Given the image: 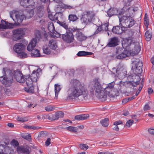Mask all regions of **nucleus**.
Returning a JSON list of instances; mask_svg holds the SVG:
<instances>
[{"mask_svg": "<svg viewBox=\"0 0 154 154\" xmlns=\"http://www.w3.org/2000/svg\"><path fill=\"white\" fill-rule=\"evenodd\" d=\"M51 139L48 138L45 142V145L47 146H48L50 144Z\"/></svg>", "mask_w": 154, "mask_h": 154, "instance_id": "60", "label": "nucleus"}, {"mask_svg": "<svg viewBox=\"0 0 154 154\" xmlns=\"http://www.w3.org/2000/svg\"><path fill=\"white\" fill-rule=\"evenodd\" d=\"M48 29L51 32H54V27L53 23H51L48 24Z\"/></svg>", "mask_w": 154, "mask_h": 154, "instance_id": "42", "label": "nucleus"}, {"mask_svg": "<svg viewBox=\"0 0 154 154\" xmlns=\"http://www.w3.org/2000/svg\"><path fill=\"white\" fill-rule=\"evenodd\" d=\"M118 38L117 37H115L110 39V41L106 45V47H115L118 45Z\"/></svg>", "mask_w": 154, "mask_h": 154, "instance_id": "16", "label": "nucleus"}, {"mask_svg": "<svg viewBox=\"0 0 154 154\" xmlns=\"http://www.w3.org/2000/svg\"><path fill=\"white\" fill-rule=\"evenodd\" d=\"M122 122L121 121H118L114 122L113 123L114 127L112 129L113 130L116 131H118L119 130V128L118 125L122 124Z\"/></svg>", "mask_w": 154, "mask_h": 154, "instance_id": "31", "label": "nucleus"}, {"mask_svg": "<svg viewBox=\"0 0 154 154\" xmlns=\"http://www.w3.org/2000/svg\"><path fill=\"white\" fill-rule=\"evenodd\" d=\"M32 56L34 57H39L40 56L39 51L36 49H35L31 51Z\"/></svg>", "mask_w": 154, "mask_h": 154, "instance_id": "29", "label": "nucleus"}, {"mask_svg": "<svg viewBox=\"0 0 154 154\" xmlns=\"http://www.w3.org/2000/svg\"><path fill=\"white\" fill-rule=\"evenodd\" d=\"M92 54V52L82 51L79 52L77 54V55L79 56H82L88 55H91Z\"/></svg>", "mask_w": 154, "mask_h": 154, "instance_id": "30", "label": "nucleus"}, {"mask_svg": "<svg viewBox=\"0 0 154 154\" xmlns=\"http://www.w3.org/2000/svg\"><path fill=\"white\" fill-rule=\"evenodd\" d=\"M14 24L12 23H8L4 20H2L1 23L0 24V29H6L13 28Z\"/></svg>", "mask_w": 154, "mask_h": 154, "instance_id": "14", "label": "nucleus"}, {"mask_svg": "<svg viewBox=\"0 0 154 154\" xmlns=\"http://www.w3.org/2000/svg\"><path fill=\"white\" fill-rule=\"evenodd\" d=\"M43 52L46 54H48L51 53V50L47 45L44 46L43 47Z\"/></svg>", "mask_w": 154, "mask_h": 154, "instance_id": "38", "label": "nucleus"}, {"mask_svg": "<svg viewBox=\"0 0 154 154\" xmlns=\"http://www.w3.org/2000/svg\"><path fill=\"white\" fill-rule=\"evenodd\" d=\"M135 64L136 67V71L138 74L141 73L142 72V67L143 66V63L141 61L137 60L134 62Z\"/></svg>", "mask_w": 154, "mask_h": 154, "instance_id": "12", "label": "nucleus"}, {"mask_svg": "<svg viewBox=\"0 0 154 154\" xmlns=\"http://www.w3.org/2000/svg\"><path fill=\"white\" fill-rule=\"evenodd\" d=\"M14 76L17 81L20 83H23L25 79L23 74L19 70H17L14 72Z\"/></svg>", "mask_w": 154, "mask_h": 154, "instance_id": "9", "label": "nucleus"}, {"mask_svg": "<svg viewBox=\"0 0 154 154\" xmlns=\"http://www.w3.org/2000/svg\"><path fill=\"white\" fill-rule=\"evenodd\" d=\"M60 86L58 84L55 85V92H59L60 90Z\"/></svg>", "mask_w": 154, "mask_h": 154, "instance_id": "53", "label": "nucleus"}, {"mask_svg": "<svg viewBox=\"0 0 154 154\" xmlns=\"http://www.w3.org/2000/svg\"><path fill=\"white\" fill-rule=\"evenodd\" d=\"M24 128L29 129L36 130V128H35V126H33L26 125L24 126Z\"/></svg>", "mask_w": 154, "mask_h": 154, "instance_id": "56", "label": "nucleus"}, {"mask_svg": "<svg viewBox=\"0 0 154 154\" xmlns=\"http://www.w3.org/2000/svg\"><path fill=\"white\" fill-rule=\"evenodd\" d=\"M133 122L134 121L133 120L130 119L126 123V125L127 127H129L132 125Z\"/></svg>", "mask_w": 154, "mask_h": 154, "instance_id": "52", "label": "nucleus"}, {"mask_svg": "<svg viewBox=\"0 0 154 154\" xmlns=\"http://www.w3.org/2000/svg\"><path fill=\"white\" fill-rule=\"evenodd\" d=\"M109 119L108 118H105L101 120L100 123L103 127H107L109 125Z\"/></svg>", "mask_w": 154, "mask_h": 154, "instance_id": "28", "label": "nucleus"}, {"mask_svg": "<svg viewBox=\"0 0 154 154\" xmlns=\"http://www.w3.org/2000/svg\"><path fill=\"white\" fill-rule=\"evenodd\" d=\"M144 24L146 28L147 29L148 27V26L149 24V21L148 17L145 14V17L144 18Z\"/></svg>", "mask_w": 154, "mask_h": 154, "instance_id": "45", "label": "nucleus"}, {"mask_svg": "<svg viewBox=\"0 0 154 154\" xmlns=\"http://www.w3.org/2000/svg\"><path fill=\"white\" fill-rule=\"evenodd\" d=\"M150 109V107L148 103L146 104L143 108V109L145 111L149 110Z\"/></svg>", "mask_w": 154, "mask_h": 154, "instance_id": "55", "label": "nucleus"}, {"mask_svg": "<svg viewBox=\"0 0 154 154\" xmlns=\"http://www.w3.org/2000/svg\"><path fill=\"white\" fill-rule=\"evenodd\" d=\"M25 48V46L23 44L21 43L16 44L14 46V48L15 52L19 54L20 51L23 50Z\"/></svg>", "mask_w": 154, "mask_h": 154, "instance_id": "19", "label": "nucleus"}, {"mask_svg": "<svg viewBox=\"0 0 154 154\" xmlns=\"http://www.w3.org/2000/svg\"><path fill=\"white\" fill-rule=\"evenodd\" d=\"M137 116L136 115H132L131 116V118L132 119L134 120L136 122H137L138 119L136 118Z\"/></svg>", "mask_w": 154, "mask_h": 154, "instance_id": "63", "label": "nucleus"}, {"mask_svg": "<svg viewBox=\"0 0 154 154\" xmlns=\"http://www.w3.org/2000/svg\"><path fill=\"white\" fill-rule=\"evenodd\" d=\"M64 113L62 111H58L56 112L54 115L48 116L47 118L49 120H54L58 119L59 118H62L63 117Z\"/></svg>", "mask_w": 154, "mask_h": 154, "instance_id": "10", "label": "nucleus"}, {"mask_svg": "<svg viewBox=\"0 0 154 154\" xmlns=\"http://www.w3.org/2000/svg\"><path fill=\"white\" fill-rule=\"evenodd\" d=\"M18 55L20 57L23 58L27 57H28L26 53L23 52H20L18 54Z\"/></svg>", "mask_w": 154, "mask_h": 154, "instance_id": "48", "label": "nucleus"}, {"mask_svg": "<svg viewBox=\"0 0 154 154\" xmlns=\"http://www.w3.org/2000/svg\"><path fill=\"white\" fill-rule=\"evenodd\" d=\"M34 11L32 10L28 11L26 16V18L29 19L32 17L34 14Z\"/></svg>", "mask_w": 154, "mask_h": 154, "instance_id": "40", "label": "nucleus"}, {"mask_svg": "<svg viewBox=\"0 0 154 154\" xmlns=\"http://www.w3.org/2000/svg\"><path fill=\"white\" fill-rule=\"evenodd\" d=\"M116 10L115 8H110L108 11L107 14L109 17L116 14Z\"/></svg>", "mask_w": 154, "mask_h": 154, "instance_id": "32", "label": "nucleus"}, {"mask_svg": "<svg viewBox=\"0 0 154 154\" xmlns=\"http://www.w3.org/2000/svg\"><path fill=\"white\" fill-rule=\"evenodd\" d=\"M124 28V27H121V29L120 26H114L112 29V32L114 34H120L125 30L123 29Z\"/></svg>", "mask_w": 154, "mask_h": 154, "instance_id": "21", "label": "nucleus"}, {"mask_svg": "<svg viewBox=\"0 0 154 154\" xmlns=\"http://www.w3.org/2000/svg\"><path fill=\"white\" fill-rule=\"evenodd\" d=\"M44 13V12L42 9L41 10L38 9L37 11V15L38 16L40 17H42Z\"/></svg>", "mask_w": 154, "mask_h": 154, "instance_id": "46", "label": "nucleus"}, {"mask_svg": "<svg viewBox=\"0 0 154 154\" xmlns=\"http://www.w3.org/2000/svg\"><path fill=\"white\" fill-rule=\"evenodd\" d=\"M53 33H54V35L56 37H60L61 36V34L58 33L56 31H55V32L54 31V32H53Z\"/></svg>", "mask_w": 154, "mask_h": 154, "instance_id": "58", "label": "nucleus"}, {"mask_svg": "<svg viewBox=\"0 0 154 154\" xmlns=\"http://www.w3.org/2000/svg\"><path fill=\"white\" fill-rule=\"evenodd\" d=\"M131 17L129 16H123L121 17H119L120 25H121L122 27H124L125 24H127L128 21H129Z\"/></svg>", "mask_w": 154, "mask_h": 154, "instance_id": "18", "label": "nucleus"}, {"mask_svg": "<svg viewBox=\"0 0 154 154\" xmlns=\"http://www.w3.org/2000/svg\"><path fill=\"white\" fill-rule=\"evenodd\" d=\"M76 38L77 40L80 42L86 39L87 37L85 36L81 32H77L76 33Z\"/></svg>", "mask_w": 154, "mask_h": 154, "instance_id": "25", "label": "nucleus"}, {"mask_svg": "<svg viewBox=\"0 0 154 154\" xmlns=\"http://www.w3.org/2000/svg\"><path fill=\"white\" fill-rule=\"evenodd\" d=\"M41 71L40 69H38L36 71L34 70L33 71L32 73L30 76H29L33 81L34 82H36L38 78L39 77L40 75V73L39 72Z\"/></svg>", "mask_w": 154, "mask_h": 154, "instance_id": "13", "label": "nucleus"}, {"mask_svg": "<svg viewBox=\"0 0 154 154\" xmlns=\"http://www.w3.org/2000/svg\"><path fill=\"white\" fill-rule=\"evenodd\" d=\"M152 37V33L149 30H148L145 33V37L147 41L150 40Z\"/></svg>", "mask_w": 154, "mask_h": 154, "instance_id": "33", "label": "nucleus"}, {"mask_svg": "<svg viewBox=\"0 0 154 154\" xmlns=\"http://www.w3.org/2000/svg\"><path fill=\"white\" fill-rule=\"evenodd\" d=\"M63 16V14L62 13H56L54 15L52 14H49L48 17L51 20L56 21L57 23V21H60L59 18H61Z\"/></svg>", "mask_w": 154, "mask_h": 154, "instance_id": "15", "label": "nucleus"}, {"mask_svg": "<svg viewBox=\"0 0 154 154\" xmlns=\"http://www.w3.org/2000/svg\"><path fill=\"white\" fill-rule=\"evenodd\" d=\"M35 37L38 40L41 38V34L40 32L38 30H36L35 32Z\"/></svg>", "mask_w": 154, "mask_h": 154, "instance_id": "41", "label": "nucleus"}, {"mask_svg": "<svg viewBox=\"0 0 154 154\" xmlns=\"http://www.w3.org/2000/svg\"><path fill=\"white\" fill-rule=\"evenodd\" d=\"M17 152L19 154H29V150L26 146H18L17 148Z\"/></svg>", "mask_w": 154, "mask_h": 154, "instance_id": "11", "label": "nucleus"}, {"mask_svg": "<svg viewBox=\"0 0 154 154\" xmlns=\"http://www.w3.org/2000/svg\"><path fill=\"white\" fill-rule=\"evenodd\" d=\"M26 82L27 86L33 85V83L34 82L32 79L29 77V76H28L26 77Z\"/></svg>", "mask_w": 154, "mask_h": 154, "instance_id": "34", "label": "nucleus"}, {"mask_svg": "<svg viewBox=\"0 0 154 154\" xmlns=\"http://www.w3.org/2000/svg\"><path fill=\"white\" fill-rule=\"evenodd\" d=\"M10 147L11 146H13L14 147H17L19 145V143L17 140L14 139L11 141L10 143Z\"/></svg>", "mask_w": 154, "mask_h": 154, "instance_id": "43", "label": "nucleus"}, {"mask_svg": "<svg viewBox=\"0 0 154 154\" xmlns=\"http://www.w3.org/2000/svg\"><path fill=\"white\" fill-rule=\"evenodd\" d=\"M57 23L66 29H68V24H66L65 21L61 22L60 21H57Z\"/></svg>", "mask_w": 154, "mask_h": 154, "instance_id": "39", "label": "nucleus"}, {"mask_svg": "<svg viewBox=\"0 0 154 154\" xmlns=\"http://www.w3.org/2000/svg\"><path fill=\"white\" fill-rule=\"evenodd\" d=\"M114 82L108 84L106 88L103 89L100 83L99 79H95L89 86V91L93 94L102 101H105L107 98V95L111 97H114L115 95L113 93Z\"/></svg>", "mask_w": 154, "mask_h": 154, "instance_id": "1", "label": "nucleus"}, {"mask_svg": "<svg viewBox=\"0 0 154 154\" xmlns=\"http://www.w3.org/2000/svg\"><path fill=\"white\" fill-rule=\"evenodd\" d=\"M78 18L76 15L75 14H70L68 17V19L70 21H75Z\"/></svg>", "mask_w": 154, "mask_h": 154, "instance_id": "37", "label": "nucleus"}, {"mask_svg": "<svg viewBox=\"0 0 154 154\" xmlns=\"http://www.w3.org/2000/svg\"><path fill=\"white\" fill-rule=\"evenodd\" d=\"M48 46L50 48L53 50H55L57 47L56 41L55 39H52L49 41Z\"/></svg>", "mask_w": 154, "mask_h": 154, "instance_id": "24", "label": "nucleus"}, {"mask_svg": "<svg viewBox=\"0 0 154 154\" xmlns=\"http://www.w3.org/2000/svg\"><path fill=\"white\" fill-rule=\"evenodd\" d=\"M26 29L22 28L16 29L13 30V39L14 41H16L21 39L25 34Z\"/></svg>", "mask_w": 154, "mask_h": 154, "instance_id": "5", "label": "nucleus"}, {"mask_svg": "<svg viewBox=\"0 0 154 154\" xmlns=\"http://www.w3.org/2000/svg\"><path fill=\"white\" fill-rule=\"evenodd\" d=\"M37 43V39L36 38L33 39L28 45L27 50L28 51H31L34 49V48L36 46Z\"/></svg>", "mask_w": 154, "mask_h": 154, "instance_id": "20", "label": "nucleus"}, {"mask_svg": "<svg viewBox=\"0 0 154 154\" xmlns=\"http://www.w3.org/2000/svg\"><path fill=\"white\" fill-rule=\"evenodd\" d=\"M23 137L29 141H30L31 139V137L30 135V134H28L26 135H25Z\"/></svg>", "mask_w": 154, "mask_h": 154, "instance_id": "57", "label": "nucleus"}, {"mask_svg": "<svg viewBox=\"0 0 154 154\" xmlns=\"http://www.w3.org/2000/svg\"><path fill=\"white\" fill-rule=\"evenodd\" d=\"M15 17L16 20L19 23H21L23 20L26 19V16L22 12L13 11L10 13V17L14 21L13 17Z\"/></svg>", "mask_w": 154, "mask_h": 154, "instance_id": "7", "label": "nucleus"}, {"mask_svg": "<svg viewBox=\"0 0 154 154\" xmlns=\"http://www.w3.org/2000/svg\"><path fill=\"white\" fill-rule=\"evenodd\" d=\"M79 148L83 150H86L88 148V146L85 144H80L79 146Z\"/></svg>", "mask_w": 154, "mask_h": 154, "instance_id": "47", "label": "nucleus"}, {"mask_svg": "<svg viewBox=\"0 0 154 154\" xmlns=\"http://www.w3.org/2000/svg\"><path fill=\"white\" fill-rule=\"evenodd\" d=\"M20 5L24 8H28L33 5L34 2L32 0H20Z\"/></svg>", "mask_w": 154, "mask_h": 154, "instance_id": "17", "label": "nucleus"}, {"mask_svg": "<svg viewBox=\"0 0 154 154\" xmlns=\"http://www.w3.org/2000/svg\"><path fill=\"white\" fill-rule=\"evenodd\" d=\"M28 88L25 87L24 90L27 92L29 93H33L34 92V87L33 85L27 86Z\"/></svg>", "mask_w": 154, "mask_h": 154, "instance_id": "35", "label": "nucleus"}, {"mask_svg": "<svg viewBox=\"0 0 154 154\" xmlns=\"http://www.w3.org/2000/svg\"><path fill=\"white\" fill-rule=\"evenodd\" d=\"M62 39L64 41L68 43H71L73 42L74 40V36L69 29L66 30L65 34H62Z\"/></svg>", "mask_w": 154, "mask_h": 154, "instance_id": "8", "label": "nucleus"}, {"mask_svg": "<svg viewBox=\"0 0 154 154\" xmlns=\"http://www.w3.org/2000/svg\"><path fill=\"white\" fill-rule=\"evenodd\" d=\"M129 52L128 53L127 50L122 51V52L120 54L117 55L116 58L117 59H120L128 57L130 55H132L130 54V51H129Z\"/></svg>", "mask_w": 154, "mask_h": 154, "instance_id": "23", "label": "nucleus"}, {"mask_svg": "<svg viewBox=\"0 0 154 154\" xmlns=\"http://www.w3.org/2000/svg\"><path fill=\"white\" fill-rule=\"evenodd\" d=\"M124 51L123 49L122 48H117L116 49V55L120 54L121 53Z\"/></svg>", "mask_w": 154, "mask_h": 154, "instance_id": "49", "label": "nucleus"}, {"mask_svg": "<svg viewBox=\"0 0 154 154\" xmlns=\"http://www.w3.org/2000/svg\"><path fill=\"white\" fill-rule=\"evenodd\" d=\"M13 79L12 76L4 77L3 78V83L6 86H9L11 83L13 82Z\"/></svg>", "mask_w": 154, "mask_h": 154, "instance_id": "22", "label": "nucleus"}, {"mask_svg": "<svg viewBox=\"0 0 154 154\" xmlns=\"http://www.w3.org/2000/svg\"><path fill=\"white\" fill-rule=\"evenodd\" d=\"M148 131L149 133L150 134L154 135V129L150 128L148 129Z\"/></svg>", "mask_w": 154, "mask_h": 154, "instance_id": "59", "label": "nucleus"}, {"mask_svg": "<svg viewBox=\"0 0 154 154\" xmlns=\"http://www.w3.org/2000/svg\"><path fill=\"white\" fill-rule=\"evenodd\" d=\"M122 45L126 48L130 46H131L130 51L132 56L137 54L140 51L138 43L135 42L134 38L132 37L125 39L123 41Z\"/></svg>", "mask_w": 154, "mask_h": 154, "instance_id": "3", "label": "nucleus"}, {"mask_svg": "<svg viewBox=\"0 0 154 154\" xmlns=\"http://www.w3.org/2000/svg\"><path fill=\"white\" fill-rule=\"evenodd\" d=\"M139 83V81H137L136 82H128V84L130 85H131L135 87L137 86Z\"/></svg>", "mask_w": 154, "mask_h": 154, "instance_id": "50", "label": "nucleus"}, {"mask_svg": "<svg viewBox=\"0 0 154 154\" xmlns=\"http://www.w3.org/2000/svg\"><path fill=\"white\" fill-rule=\"evenodd\" d=\"M17 119L18 121L22 122H24L25 121L24 119L22 117H17Z\"/></svg>", "mask_w": 154, "mask_h": 154, "instance_id": "62", "label": "nucleus"}, {"mask_svg": "<svg viewBox=\"0 0 154 154\" xmlns=\"http://www.w3.org/2000/svg\"><path fill=\"white\" fill-rule=\"evenodd\" d=\"M45 109L47 111H50L54 110V107L52 106L49 105L45 107Z\"/></svg>", "mask_w": 154, "mask_h": 154, "instance_id": "51", "label": "nucleus"}, {"mask_svg": "<svg viewBox=\"0 0 154 154\" xmlns=\"http://www.w3.org/2000/svg\"><path fill=\"white\" fill-rule=\"evenodd\" d=\"M89 116V115H88L82 114L78 115L75 116V119L78 120H85L87 119Z\"/></svg>", "mask_w": 154, "mask_h": 154, "instance_id": "26", "label": "nucleus"}, {"mask_svg": "<svg viewBox=\"0 0 154 154\" xmlns=\"http://www.w3.org/2000/svg\"><path fill=\"white\" fill-rule=\"evenodd\" d=\"M103 31H107L109 30V24L108 23H106L104 24H102L101 25Z\"/></svg>", "mask_w": 154, "mask_h": 154, "instance_id": "44", "label": "nucleus"}, {"mask_svg": "<svg viewBox=\"0 0 154 154\" xmlns=\"http://www.w3.org/2000/svg\"><path fill=\"white\" fill-rule=\"evenodd\" d=\"M71 86L67 91V100L76 99L81 96L82 100L85 99L88 96V91L78 81L73 80L71 82Z\"/></svg>", "mask_w": 154, "mask_h": 154, "instance_id": "2", "label": "nucleus"}, {"mask_svg": "<svg viewBox=\"0 0 154 154\" xmlns=\"http://www.w3.org/2000/svg\"><path fill=\"white\" fill-rule=\"evenodd\" d=\"M148 92L149 94H150L153 92V90L151 88H149L148 89Z\"/></svg>", "mask_w": 154, "mask_h": 154, "instance_id": "64", "label": "nucleus"}, {"mask_svg": "<svg viewBox=\"0 0 154 154\" xmlns=\"http://www.w3.org/2000/svg\"><path fill=\"white\" fill-rule=\"evenodd\" d=\"M0 154H14V149L12 146L10 147L9 143H4L0 145Z\"/></svg>", "mask_w": 154, "mask_h": 154, "instance_id": "6", "label": "nucleus"}, {"mask_svg": "<svg viewBox=\"0 0 154 154\" xmlns=\"http://www.w3.org/2000/svg\"><path fill=\"white\" fill-rule=\"evenodd\" d=\"M103 31L102 29L101 26L98 27L96 31L94 32V34H96L100 32Z\"/></svg>", "mask_w": 154, "mask_h": 154, "instance_id": "54", "label": "nucleus"}, {"mask_svg": "<svg viewBox=\"0 0 154 154\" xmlns=\"http://www.w3.org/2000/svg\"><path fill=\"white\" fill-rule=\"evenodd\" d=\"M64 8L65 9H72L73 8V7L69 5H65L64 6Z\"/></svg>", "mask_w": 154, "mask_h": 154, "instance_id": "61", "label": "nucleus"}, {"mask_svg": "<svg viewBox=\"0 0 154 154\" xmlns=\"http://www.w3.org/2000/svg\"><path fill=\"white\" fill-rule=\"evenodd\" d=\"M127 24H125L124 26H125L126 28H130L132 26L135 24V21L131 17L129 20V21H128Z\"/></svg>", "mask_w": 154, "mask_h": 154, "instance_id": "27", "label": "nucleus"}, {"mask_svg": "<svg viewBox=\"0 0 154 154\" xmlns=\"http://www.w3.org/2000/svg\"><path fill=\"white\" fill-rule=\"evenodd\" d=\"M66 129L72 132L76 133L78 131V128L76 127H73L70 126L66 127Z\"/></svg>", "mask_w": 154, "mask_h": 154, "instance_id": "36", "label": "nucleus"}, {"mask_svg": "<svg viewBox=\"0 0 154 154\" xmlns=\"http://www.w3.org/2000/svg\"><path fill=\"white\" fill-rule=\"evenodd\" d=\"M94 16V14L92 11H88L84 12L81 19L82 23L87 25L89 24Z\"/></svg>", "mask_w": 154, "mask_h": 154, "instance_id": "4", "label": "nucleus"}]
</instances>
